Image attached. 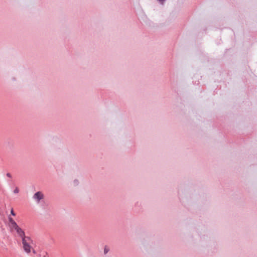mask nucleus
Here are the masks:
<instances>
[{
  "label": "nucleus",
  "instance_id": "6",
  "mask_svg": "<svg viewBox=\"0 0 257 257\" xmlns=\"http://www.w3.org/2000/svg\"><path fill=\"white\" fill-rule=\"evenodd\" d=\"M19 192V189L18 187H16L14 190V193L15 194L18 193Z\"/></svg>",
  "mask_w": 257,
  "mask_h": 257
},
{
  "label": "nucleus",
  "instance_id": "4",
  "mask_svg": "<svg viewBox=\"0 0 257 257\" xmlns=\"http://www.w3.org/2000/svg\"><path fill=\"white\" fill-rule=\"evenodd\" d=\"M16 223V222L11 216H9L8 225L9 228Z\"/></svg>",
  "mask_w": 257,
  "mask_h": 257
},
{
  "label": "nucleus",
  "instance_id": "2",
  "mask_svg": "<svg viewBox=\"0 0 257 257\" xmlns=\"http://www.w3.org/2000/svg\"><path fill=\"white\" fill-rule=\"evenodd\" d=\"M10 231L12 232H16L18 235L22 238L26 236L24 230L16 223L10 227Z\"/></svg>",
  "mask_w": 257,
  "mask_h": 257
},
{
  "label": "nucleus",
  "instance_id": "7",
  "mask_svg": "<svg viewBox=\"0 0 257 257\" xmlns=\"http://www.w3.org/2000/svg\"><path fill=\"white\" fill-rule=\"evenodd\" d=\"M11 213L13 216H15L16 215V214L15 213V212H14V211L13 209H11Z\"/></svg>",
  "mask_w": 257,
  "mask_h": 257
},
{
  "label": "nucleus",
  "instance_id": "1",
  "mask_svg": "<svg viewBox=\"0 0 257 257\" xmlns=\"http://www.w3.org/2000/svg\"><path fill=\"white\" fill-rule=\"evenodd\" d=\"M23 248L25 251L28 253H30L31 250V239L29 237L25 236L22 238Z\"/></svg>",
  "mask_w": 257,
  "mask_h": 257
},
{
  "label": "nucleus",
  "instance_id": "5",
  "mask_svg": "<svg viewBox=\"0 0 257 257\" xmlns=\"http://www.w3.org/2000/svg\"><path fill=\"white\" fill-rule=\"evenodd\" d=\"M109 251V249L107 247H105L104 249V254H106Z\"/></svg>",
  "mask_w": 257,
  "mask_h": 257
},
{
  "label": "nucleus",
  "instance_id": "3",
  "mask_svg": "<svg viewBox=\"0 0 257 257\" xmlns=\"http://www.w3.org/2000/svg\"><path fill=\"white\" fill-rule=\"evenodd\" d=\"M33 198L37 201V203H39L40 201V200L44 199V196L42 192L39 191L36 193L34 195Z\"/></svg>",
  "mask_w": 257,
  "mask_h": 257
},
{
  "label": "nucleus",
  "instance_id": "8",
  "mask_svg": "<svg viewBox=\"0 0 257 257\" xmlns=\"http://www.w3.org/2000/svg\"><path fill=\"white\" fill-rule=\"evenodd\" d=\"M7 176L9 177H11V175L9 173H7Z\"/></svg>",
  "mask_w": 257,
  "mask_h": 257
}]
</instances>
